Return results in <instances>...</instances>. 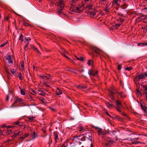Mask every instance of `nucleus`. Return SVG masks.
Returning a JSON list of instances; mask_svg holds the SVG:
<instances>
[{
	"instance_id": "51",
	"label": "nucleus",
	"mask_w": 147,
	"mask_h": 147,
	"mask_svg": "<svg viewBox=\"0 0 147 147\" xmlns=\"http://www.w3.org/2000/svg\"><path fill=\"white\" fill-rule=\"evenodd\" d=\"M18 76L19 77L20 79L22 80V75L21 73H19V76Z\"/></svg>"
},
{
	"instance_id": "31",
	"label": "nucleus",
	"mask_w": 147,
	"mask_h": 147,
	"mask_svg": "<svg viewBox=\"0 0 147 147\" xmlns=\"http://www.w3.org/2000/svg\"><path fill=\"white\" fill-rule=\"evenodd\" d=\"M32 136V138L34 139L38 137L37 134V133H36V132L34 131L33 133Z\"/></svg>"
},
{
	"instance_id": "10",
	"label": "nucleus",
	"mask_w": 147,
	"mask_h": 147,
	"mask_svg": "<svg viewBox=\"0 0 147 147\" xmlns=\"http://www.w3.org/2000/svg\"><path fill=\"white\" fill-rule=\"evenodd\" d=\"M73 140L74 143H78L80 144H81V142L79 138H78V136H74Z\"/></svg>"
},
{
	"instance_id": "19",
	"label": "nucleus",
	"mask_w": 147,
	"mask_h": 147,
	"mask_svg": "<svg viewBox=\"0 0 147 147\" xmlns=\"http://www.w3.org/2000/svg\"><path fill=\"white\" fill-rule=\"evenodd\" d=\"M111 133H112L113 135L114 136H116L118 134L119 131L117 130H113L111 131Z\"/></svg>"
},
{
	"instance_id": "16",
	"label": "nucleus",
	"mask_w": 147,
	"mask_h": 147,
	"mask_svg": "<svg viewBox=\"0 0 147 147\" xmlns=\"http://www.w3.org/2000/svg\"><path fill=\"white\" fill-rule=\"evenodd\" d=\"M122 24V23H119L117 24H115V25H113L112 26V27L113 28H114V29H117V27H119Z\"/></svg>"
},
{
	"instance_id": "13",
	"label": "nucleus",
	"mask_w": 147,
	"mask_h": 147,
	"mask_svg": "<svg viewBox=\"0 0 147 147\" xmlns=\"http://www.w3.org/2000/svg\"><path fill=\"white\" fill-rule=\"evenodd\" d=\"M87 86L86 85L81 84V85H78L76 86V87L79 89H85L87 88Z\"/></svg>"
},
{
	"instance_id": "11",
	"label": "nucleus",
	"mask_w": 147,
	"mask_h": 147,
	"mask_svg": "<svg viewBox=\"0 0 147 147\" xmlns=\"http://www.w3.org/2000/svg\"><path fill=\"white\" fill-rule=\"evenodd\" d=\"M6 59L8 61V63H11V64H13V60L11 59V56L9 55L6 56Z\"/></svg>"
},
{
	"instance_id": "6",
	"label": "nucleus",
	"mask_w": 147,
	"mask_h": 147,
	"mask_svg": "<svg viewBox=\"0 0 147 147\" xmlns=\"http://www.w3.org/2000/svg\"><path fill=\"white\" fill-rule=\"evenodd\" d=\"M108 139H106V143H105L104 146L107 147H110V146L113 144L114 141L113 140H111L110 139V138L109 137H107Z\"/></svg>"
},
{
	"instance_id": "38",
	"label": "nucleus",
	"mask_w": 147,
	"mask_h": 147,
	"mask_svg": "<svg viewBox=\"0 0 147 147\" xmlns=\"http://www.w3.org/2000/svg\"><path fill=\"white\" fill-rule=\"evenodd\" d=\"M143 88V90L145 91H147V86L145 85H142Z\"/></svg>"
},
{
	"instance_id": "48",
	"label": "nucleus",
	"mask_w": 147,
	"mask_h": 147,
	"mask_svg": "<svg viewBox=\"0 0 147 147\" xmlns=\"http://www.w3.org/2000/svg\"><path fill=\"white\" fill-rule=\"evenodd\" d=\"M78 0H72L71 1V3L72 4V5H74L75 4V3L76 1H77Z\"/></svg>"
},
{
	"instance_id": "52",
	"label": "nucleus",
	"mask_w": 147,
	"mask_h": 147,
	"mask_svg": "<svg viewBox=\"0 0 147 147\" xmlns=\"http://www.w3.org/2000/svg\"><path fill=\"white\" fill-rule=\"evenodd\" d=\"M132 143L133 144H138V143H143V144H144V143H142V142H139V141H137V142H132Z\"/></svg>"
},
{
	"instance_id": "61",
	"label": "nucleus",
	"mask_w": 147,
	"mask_h": 147,
	"mask_svg": "<svg viewBox=\"0 0 147 147\" xmlns=\"http://www.w3.org/2000/svg\"><path fill=\"white\" fill-rule=\"evenodd\" d=\"M15 104H14V102H13V103L11 105V108H14L15 107H16V106H15V105H14Z\"/></svg>"
},
{
	"instance_id": "36",
	"label": "nucleus",
	"mask_w": 147,
	"mask_h": 147,
	"mask_svg": "<svg viewBox=\"0 0 147 147\" xmlns=\"http://www.w3.org/2000/svg\"><path fill=\"white\" fill-rule=\"evenodd\" d=\"M119 21H120L119 23H122V24L123 22L124 21V20H123V19L121 18H119L118 19V22Z\"/></svg>"
},
{
	"instance_id": "15",
	"label": "nucleus",
	"mask_w": 147,
	"mask_h": 147,
	"mask_svg": "<svg viewBox=\"0 0 147 147\" xmlns=\"http://www.w3.org/2000/svg\"><path fill=\"white\" fill-rule=\"evenodd\" d=\"M78 138H79L80 140L81 141H84L86 140L83 134L81 135L78 136Z\"/></svg>"
},
{
	"instance_id": "47",
	"label": "nucleus",
	"mask_w": 147,
	"mask_h": 147,
	"mask_svg": "<svg viewBox=\"0 0 147 147\" xmlns=\"http://www.w3.org/2000/svg\"><path fill=\"white\" fill-rule=\"evenodd\" d=\"M28 119L29 121H32L34 119V117H28Z\"/></svg>"
},
{
	"instance_id": "28",
	"label": "nucleus",
	"mask_w": 147,
	"mask_h": 147,
	"mask_svg": "<svg viewBox=\"0 0 147 147\" xmlns=\"http://www.w3.org/2000/svg\"><path fill=\"white\" fill-rule=\"evenodd\" d=\"M23 24L25 26H30L31 27H33L32 25H31L30 24L26 23L25 22H24L23 23Z\"/></svg>"
},
{
	"instance_id": "63",
	"label": "nucleus",
	"mask_w": 147,
	"mask_h": 147,
	"mask_svg": "<svg viewBox=\"0 0 147 147\" xmlns=\"http://www.w3.org/2000/svg\"><path fill=\"white\" fill-rule=\"evenodd\" d=\"M121 115H123L125 117H127L128 116L127 115L123 113H121Z\"/></svg>"
},
{
	"instance_id": "12",
	"label": "nucleus",
	"mask_w": 147,
	"mask_h": 147,
	"mask_svg": "<svg viewBox=\"0 0 147 147\" xmlns=\"http://www.w3.org/2000/svg\"><path fill=\"white\" fill-rule=\"evenodd\" d=\"M92 50L98 55H100L99 51L100 50L96 47H93Z\"/></svg>"
},
{
	"instance_id": "30",
	"label": "nucleus",
	"mask_w": 147,
	"mask_h": 147,
	"mask_svg": "<svg viewBox=\"0 0 147 147\" xmlns=\"http://www.w3.org/2000/svg\"><path fill=\"white\" fill-rule=\"evenodd\" d=\"M20 93L21 94L23 95H25L26 94L25 90L24 89H21L20 90Z\"/></svg>"
},
{
	"instance_id": "39",
	"label": "nucleus",
	"mask_w": 147,
	"mask_h": 147,
	"mask_svg": "<svg viewBox=\"0 0 147 147\" xmlns=\"http://www.w3.org/2000/svg\"><path fill=\"white\" fill-rule=\"evenodd\" d=\"M33 47V49H34V50L35 51H36L38 53H40V54H41V53H40V51L38 50V49L36 48L34 46V47Z\"/></svg>"
},
{
	"instance_id": "49",
	"label": "nucleus",
	"mask_w": 147,
	"mask_h": 147,
	"mask_svg": "<svg viewBox=\"0 0 147 147\" xmlns=\"http://www.w3.org/2000/svg\"><path fill=\"white\" fill-rule=\"evenodd\" d=\"M23 36L22 34H21V35L20 36V37L19 39V40H21V41H23Z\"/></svg>"
},
{
	"instance_id": "18",
	"label": "nucleus",
	"mask_w": 147,
	"mask_h": 147,
	"mask_svg": "<svg viewBox=\"0 0 147 147\" xmlns=\"http://www.w3.org/2000/svg\"><path fill=\"white\" fill-rule=\"evenodd\" d=\"M20 63L21 65V68L20 69L22 71H23L24 69V61H21L20 62Z\"/></svg>"
},
{
	"instance_id": "45",
	"label": "nucleus",
	"mask_w": 147,
	"mask_h": 147,
	"mask_svg": "<svg viewBox=\"0 0 147 147\" xmlns=\"http://www.w3.org/2000/svg\"><path fill=\"white\" fill-rule=\"evenodd\" d=\"M12 131L11 130H7L6 132V134L7 135H9L11 133Z\"/></svg>"
},
{
	"instance_id": "21",
	"label": "nucleus",
	"mask_w": 147,
	"mask_h": 147,
	"mask_svg": "<svg viewBox=\"0 0 147 147\" xmlns=\"http://www.w3.org/2000/svg\"><path fill=\"white\" fill-rule=\"evenodd\" d=\"M56 94L59 95L62 94V91L60 89L57 88L56 91Z\"/></svg>"
},
{
	"instance_id": "41",
	"label": "nucleus",
	"mask_w": 147,
	"mask_h": 147,
	"mask_svg": "<svg viewBox=\"0 0 147 147\" xmlns=\"http://www.w3.org/2000/svg\"><path fill=\"white\" fill-rule=\"evenodd\" d=\"M30 92L31 93L35 95V94H36V93L35 92V91L34 90H33L32 89H31L30 90Z\"/></svg>"
},
{
	"instance_id": "44",
	"label": "nucleus",
	"mask_w": 147,
	"mask_h": 147,
	"mask_svg": "<svg viewBox=\"0 0 147 147\" xmlns=\"http://www.w3.org/2000/svg\"><path fill=\"white\" fill-rule=\"evenodd\" d=\"M28 42L27 44L25 46L24 49L26 51H27L28 49Z\"/></svg>"
},
{
	"instance_id": "42",
	"label": "nucleus",
	"mask_w": 147,
	"mask_h": 147,
	"mask_svg": "<svg viewBox=\"0 0 147 147\" xmlns=\"http://www.w3.org/2000/svg\"><path fill=\"white\" fill-rule=\"evenodd\" d=\"M92 5H87L86 6V7L88 8L89 10L92 9Z\"/></svg>"
},
{
	"instance_id": "27",
	"label": "nucleus",
	"mask_w": 147,
	"mask_h": 147,
	"mask_svg": "<svg viewBox=\"0 0 147 147\" xmlns=\"http://www.w3.org/2000/svg\"><path fill=\"white\" fill-rule=\"evenodd\" d=\"M39 98L40 100L41 101H42V103H46V101L45 99L44 98H43L42 97L40 96V97H39Z\"/></svg>"
},
{
	"instance_id": "17",
	"label": "nucleus",
	"mask_w": 147,
	"mask_h": 147,
	"mask_svg": "<svg viewBox=\"0 0 147 147\" xmlns=\"http://www.w3.org/2000/svg\"><path fill=\"white\" fill-rule=\"evenodd\" d=\"M29 135V133H28L26 134H25L24 135V136L21 137L19 138V140H22V141L25 138L28 137Z\"/></svg>"
},
{
	"instance_id": "56",
	"label": "nucleus",
	"mask_w": 147,
	"mask_h": 147,
	"mask_svg": "<svg viewBox=\"0 0 147 147\" xmlns=\"http://www.w3.org/2000/svg\"><path fill=\"white\" fill-rule=\"evenodd\" d=\"M73 69L72 68H68L67 69H66V70L69 71L73 72V71H72V70Z\"/></svg>"
},
{
	"instance_id": "50",
	"label": "nucleus",
	"mask_w": 147,
	"mask_h": 147,
	"mask_svg": "<svg viewBox=\"0 0 147 147\" xmlns=\"http://www.w3.org/2000/svg\"><path fill=\"white\" fill-rule=\"evenodd\" d=\"M121 68V64H119L117 66V69L119 70H120Z\"/></svg>"
},
{
	"instance_id": "54",
	"label": "nucleus",
	"mask_w": 147,
	"mask_h": 147,
	"mask_svg": "<svg viewBox=\"0 0 147 147\" xmlns=\"http://www.w3.org/2000/svg\"><path fill=\"white\" fill-rule=\"evenodd\" d=\"M107 104L109 105L110 107H111L112 108H113L114 107V106L113 104H110L109 102H107Z\"/></svg>"
},
{
	"instance_id": "7",
	"label": "nucleus",
	"mask_w": 147,
	"mask_h": 147,
	"mask_svg": "<svg viewBox=\"0 0 147 147\" xmlns=\"http://www.w3.org/2000/svg\"><path fill=\"white\" fill-rule=\"evenodd\" d=\"M96 128L98 129V130L97 131V133L98 135L99 136H100L102 138L103 136L106 134V131L103 130L102 129L98 127H97Z\"/></svg>"
},
{
	"instance_id": "22",
	"label": "nucleus",
	"mask_w": 147,
	"mask_h": 147,
	"mask_svg": "<svg viewBox=\"0 0 147 147\" xmlns=\"http://www.w3.org/2000/svg\"><path fill=\"white\" fill-rule=\"evenodd\" d=\"M116 104L117 105L116 107H122V104L121 102H119L118 100H117L116 101Z\"/></svg>"
},
{
	"instance_id": "23",
	"label": "nucleus",
	"mask_w": 147,
	"mask_h": 147,
	"mask_svg": "<svg viewBox=\"0 0 147 147\" xmlns=\"http://www.w3.org/2000/svg\"><path fill=\"white\" fill-rule=\"evenodd\" d=\"M76 58V59L79 60L83 61H84V58L82 57H77L76 56H75Z\"/></svg>"
},
{
	"instance_id": "58",
	"label": "nucleus",
	"mask_w": 147,
	"mask_h": 147,
	"mask_svg": "<svg viewBox=\"0 0 147 147\" xmlns=\"http://www.w3.org/2000/svg\"><path fill=\"white\" fill-rule=\"evenodd\" d=\"M15 127V126L12 127V126H11L10 125H6V126H5V127L7 129L9 128H10L11 127H12L13 128V127Z\"/></svg>"
},
{
	"instance_id": "1",
	"label": "nucleus",
	"mask_w": 147,
	"mask_h": 147,
	"mask_svg": "<svg viewBox=\"0 0 147 147\" xmlns=\"http://www.w3.org/2000/svg\"><path fill=\"white\" fill-rule=\"evenodd\" d=\"M84 4L83 3L82 4V6H79V7H75V4L74 5H72V3H71V7L69 9V10L72 12L77 11L78 12H80L84 9Z\"/></svg>"
},
{
	"instance_id": "60",
	"label": "nucleus",
	"mask_w": 147,
	"mask_h": 147,
	"mask_svg": "<svg viewBox=\"0 0 147 147\" xmlns=\"http://www.w3.org/2000/svg\"><path fill=\"white\" fill-rule=\"evenodd\" d=\"M25 39L26 40H27V41H30L31 40L30 38L29 37L25 38Z\"/></svg>"
},
{
	"instance_id": "57",
	"label": "nucleus",
	"mask_w": 147,
	"mask_h": 147,
	"mask_svg": "<svg viewBox=\"0 0 147 147\" xmlns=\"http://www.w3.org/2000/svg\"><path fill=\"white\" fill-rule=\"evenodd\" d=\"M9 96L8 94L6 96V101H8L9 100Z\"/></svg>"
},
{
	"instance_id": "2",
	"label": "nucleus",
	"mask_w": 147,
	"mask_h": 147,
	"mask_svg": "<svg viewBox=\"0 0 147 147\" xmlns=\"http://www.w3.org/2000/svg\"><path fill=\"white\" fill-rule=\"evenodd\" d=\"M58 5V7L57 9V13L59 15L63 14V13L62 12V11L63 10L64 7V1L63 0H60Z\"/></svg>"
},
{
	"instance_id": "32",
	"label": "nucleus",
	"mask_w": 147,
	"mask_h": 147,
	"mask_svg": "<svg viewBox=\"0 0 147 147\" xmlns=\"http://www.w3.org/2000/svg\"><path fill=\"white\" fill-rule=\"evenodd\" d=\"M11 72L12 73V74L14 76H16L17 74H16V70L14 69H11Z\"/></svg>"
},
{
	"instance_id": "53",
	"label": "nucleus",
	"mask_w": 147,
	"mask_h": 147,
	"mask_svg": "<svg viewBox=\"0 0 147 147\" xmlns=\"http://www.w3.org/2000/svg\"><path fill=\"white\" fill-rule=\"evenodd\" d=\"M120 2V0H115V2L116 5H119L118 2Z\"/></svg>"
},
{
	"instance_id": "5",
	"label": "nucleus",
	"mask_w": 147,
	"mask_h": 147,
	"mask_svg": "<svg viewBox=\"0 0 147 147\" xmlns=\"http://www.w3.org/2000/svg\"><path fill=\"white\" fill-rule=\"evenodd\" d=\"M14 104H16L18 102H19L20 104L21 105V106H25L26 105H25L23 102V100L21 98H19L17 96H16L14 99Z\"/></svg>"
},
{
	"instance_id": "40",
	"label": "nucleus",
	"mask_w": 147,
	"mask_h": 147,
	"mask_svg": "<svg viewBox=\"0 0 147 147\" xmlns=\"http://www.w3.org/2000/svg\"><path fill=\"white\" fill-rule=\"evenodd\" d=\"M127 6V5L126 4H123L121 6V7L123 9H125Z\"/></svg>"
},
{
	"instance_id": "3",
	"label": "nucleus",
	"mask_w": 147,
	"mask_h": 147,
	"mask_svg": "<svg viewBox=\"0 0 147 147\" xmlns=\"http://www.w3.org/2000/svg\"><path fill=\"white\" fill-rule=\"evenodd\" d=\"M145 76L147 77V74L146 73L143 74L141 73L138 75H136L134 79V81H135V83L136 84V85L137 86H140V85L138 83V84H137L136 82L139 81L141 79H144Z\"/></svg>"
},
{
	"instance_id": "35",
	"label": "nucleus",
	"mask_w": 147,
	"mask_h": 147,
	"mask_svg": "<svg viewBox=\"0 0 147 147\" xmlns=\"http://www.w3.org/2000/svg\"><path fill=\"white\" fill-rule=\"evenodd\" d=\"M132 69V67H126L125 68V71L128 70L129 71Z\"/></svg>"
},
{
	"instance_id": "64",
	"label": "nucleus",
	"mask_w": 147,
	"mask_h": 147,
	"mask_svg": "<svg viewBox=\"0 0 147 147\" xmlns=\"http://www.w3.org/2000/svg\"><path fill=\"white\" fill-rule=\"evenodd\" d=\"M18 125L20 126H24V123L22 122H20Z\"/></svg>"
},
{
	"instance_id": "59",
	"label": "nucleus",
	"mask_w": 147,
	"mask_h": 147,
	"mask_svg": "<svg viewBox=\"0 0 147 147\" xmlns=\"http://www.w3.org/2000/svg\"><path fill=\"white\" fill-rule=\"evenodd\" d=\"M20 121H17L14 122V123L16 125H19Z\"/></svg>"
},
{
	"instance_id": "34",
	"label": "nucleus",
	"mask_w": 147,
	"mask_h": 147,
	"mask_svg": "<svg viewBox=\"0 0 147 147\" xmlns=\"http://www.w3.org/2000/svg\"><path fill=\"white\" fill-rule=\"evenodd\" d=\"M138 46H143L145 45L147 46V43H140L138 44Z\"/></svg>"
},
{
	"instance_id": "37",
	"label": "nucleus",
	"mask_w": 147,
	"mask_h": 147,
	"mask_svg": "<svg viewBox=\"0 0 147 147\" xmlns=\"http://www.w3.org/2000/svg\"><path fill=\"white\" fill-rule=\"evenodd\" d=\"M45 77L47 79H50L52 78L51 76L49 74H46L45 75Z\"/></svg>"
},
{
	"instance_id": "20",
	"label": "nucleus",
	"mask_w": 147,
	"mask_h": 147,
	"mask_svg": "<svg viewBox=\"0 0 147 147\" xmlns=\"http://www.w3.org/2000/svg\"><path fill=\"white\" fill-rule=\"evenodd\" d=\"M96 10H93L92 12H90V14L91 17L93 18L96 14Z\"/></svg>"
},
{
	"instance_id": "14",
	"label": "nucleus",
	"mask_w": 147,
	"mask_h": 147,
	"mask_svg": "<svg viewBox=\"0 0 147 147\" xmlns=\"http://www.w3.org/2000/svg\"><path fill=\"white\" fill-rule=\"evenodd\" d=\"M54 138L55 139V143H56L58 142V141L59 140V138H58V135L57 134V132H54Z\"/></svg>"
},
{
	"instance_id": "24",
	"label": "nucleus",
	"mask_w": 147,
	"mask_h": 147,
	"mask_svg": "<svg viewBox=\"0 0 147 147\" xmlns=\"http://www.w3.org/2000/svg\"><path fill=\"white\" fill-rule=\"evenodd\" d=\"M87 129H85L84 127H80L79 129V131L81 133L84 132H85V131Z\"/></svg>"
},
{
	"instance_id": "46",
	"label": "nucleus",
	"mask_w": 147,
	"mask_h": 147,
	"mask_svg": "<svg viewBox=\"0 0 147 147\" xmlns=\"http://www.w3.org/2000/svg\"><path fill=\"white\" fill-rule=\"evenodd\" d=\"M120 108L121 107H115V109H116L117 111L118 112H119L120 113H121V111L120 110Z\"/></svg>"
},
{
	"instance_id": "29",
	"label": "nucleus",
	"mask_w": 147,
	"mask_h": 147,
	"mask_svg": "<svg viewBox=\"0 0 147 147\" xmlns=\"http://www.w3.org/2000/svg\"><path fill=\"white\" fill-rule=\"evenodd\" d=\"M93 63V61L92 60H89L87 63V64L89 65H92Z\"/></svg>"
},
{
	"instance_id": "62",
	"label": "nucleus",
	"mask_w": 147,
	"mask_h": 147,
	"mask_svg": "<svg viewBox=\"0 0 147 147\" xmlns=\"http://www.w3.org/2000/svg\"><path fill=\"white\" fill-rule=\"evenodd\" d=\"M21 132H18V133H15V134H16L17 136H18L21 135Z\"/></svg>"
},
{
	"instance_id": "9",
	"label": "nucleus",
	"mask_w": 147,
	"mask_h": 147,
	"mask_svg": "<svg viewBox=\"0 0 147 147\" xmlns=\"http://www.w3.org/2000/svg\"><path fill=\"white\" fill-rule=\"evenodd\" d=\"M115 93H117V92L115 90H111L110 91L109 96L111 99L113 101L115 99L114 94Z\"/></svg>"
},
{
	"instance_id": "43",
	"label": "nucleus",
	"mask_w": 147,
	"mask_h": 147,
	"mask_svg": "<svg viewBox=\"0 0 147 147\" xmlns=\"http://www.w3.org/2000/svg\"><path fill=\"white\" fill-rule=\"evenodd\" d=\"M142 11L143 12H147V6H145L144 8L142 9Z\"/></svg>"
},
{
	"instance_id": "8",
	"label": "nucleus",
	"mask_w": 147,
	"mask_h": 147,
	"mask_svg": "<svg viewBox=\"0 0 147 147\" xmlns=\"http://www.w3.org/2000/svg\"><path fill=\"white\" fill-rule=\"evenodd\" d=\"M98 73V71H95L94 70L91 69L90 70L88 71V74L90 76H95Z\"/></svg>"
},
{
	"instance_id": "26",
	"label": "nucleus",
	"mask_w": 147,
	"mask_h": 147,
	"mask_svg": "<svg viewBox=\"0 0 147 147\" xmlns=\"http://www.w3.org/2000/svg\"><path fill=\"white\" fill-rule=\"evenodd\" d=\"M140 105L141 109L142 110H143L144 109H146V108H147V107L145 106L144 105H143V104L141 102H140Z\"/></svg>"
},
{
	"instance_id": "4",
	"label": "nucleus",
	"mask_w": 147,
	"mask_h": 147,
	"mask_svg": "<svg viewBox=\"0 0 147 147\" xmlns=\"http://www.w3.org/2000/svg\"><path fill=\"white\" fill-rule=\"evenodd\" d=\"M84 136V137L90 140L91 141H92V134L90 131L88 129H87L85 131L84 133L83 134Z\"/></svg>"
},
{
	"instance_id": "33",
	"label": "nucleus",
	"mask_w": 147,
	"mask_h": 147,
	"mask_svg": "<svg viewBox=\"0 0 147 147\" xmlns=\"http://www.w3.org/2000/svg\"><path fill=\"white\" fill-rule=\"evenodd\" d=\"M118 93L121 96V97L122 98H125L126 97V95L123 94V92H121Z\"/></svg>"
},
{
	"instance_id": "25",
	"label": "nucleus",
	"mask_w": 147,
	"mask_h": 147,
	"mask_svg": "<svg viewBox=\"0 0 147 147\" xmlns=\"http://www.w3.org/2000/svg\"><path fill=\"white\" fill-rule=\"evenodd\" d=\"M38 91L39 92V94L42 96H44L45 94V92L43 90H39Z\"/></svg>"
},
{
	"instance_id": "55",
	"label": "nucleus",
	"mask_w": 147,
	"mask_h": 147,
	"mask_svg": "<svg viewBox=\"0 0 147 147\" xmlns=\"http://www.w3.org/2000/svg\"><path fill=\"white\" fill-rule=\"evenodd\" d=\"M7 43V42H4L3 44H2L0 46V47H3L5 45H6Z\"/></svg>"
}]
</instances>
